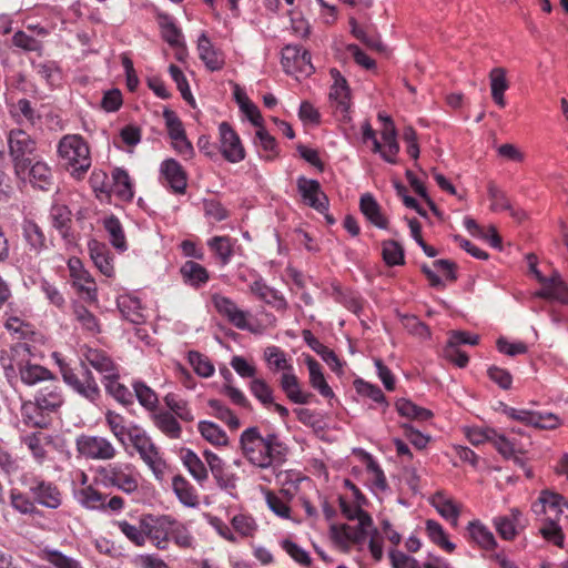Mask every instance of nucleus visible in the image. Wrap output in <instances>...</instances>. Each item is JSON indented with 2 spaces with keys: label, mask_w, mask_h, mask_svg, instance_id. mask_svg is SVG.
<instances>
[{
  "label": "nucleus",
  "mask_w": 568,
  "mask_h": 568,
  "mask_svg": "<svg viewBox=\"0 0 568 568\" xmlns=\"http://www.w3.org/2000/svg\"><path fill=\"white\" fill-rule=\"evenodd\" d=\"M36 355L37 347L29 342H17L9 352L1 353L0 363L11 385L18 382V377L28 386L44 385L54 378L49 369L31 362Z\"/></svg>",
  "instance_id": "obj_1"
},
{
  "label": "nucleus",
  "mask_w": 568,
  "mask_h": 568,
  "mask_svg": "<svg viewBox=\"0 0 568 568\" xmlns=\"http://www.w3.org/2000/svg\"><path fill=\"white\" fill-rule=\"evenodd\" d=\"M342 513L349 520H357L356 525H333L331 532L333 538L342 545L368 542L369 550L376 560L383 555L382 539L379 534L372 528L371 517L357 505L348 504L344 498H339Z\"/></svg>",
  "instance_id": "obj_2"
},
{
  "label": "nucleus",
  "mask_w": 568,
  "mask_h": 568,
  "mask_svg": "<svg viewBox=\"0 0 568 568\" xmlns=\"http://www.w3.org/2000/svg\"><path fill=\"white\" fill-rule=\"evenodd\" d=\"M240 448L243 456L254 466L268 468L282 464L286 447L276 434L262 436L258 427H248L240 436Z\"/></svg>",
  "instance_id": "obj_3"
},
{
  "label": "nucleus",
  "mask_w": 568,
  "mask_h": 568,
  "mask_svg": "<svg viewBox=\"0 0 568 568\" xmlns=\"http://www.w3.org/2000/svg\"><path fill=\"white\" fill-rule=\"evenodd\" d=\"M64 397L59 381L54 377L37 390L33 400L22 405V416L27 424L45 428L51 422V414L63 405Z\"/></svg>",
  "instance_id": "obj_4"
},
{
  "label": "nucleus",
  "mask_w": 568,
  "mask_h": 568,
  "mask_svg": "<svg viewBox=\"0 0 568 568\" xmlns=\"http://www.w3.org/2000/svg\"><path fill=\"white\" fill-rule=\"evenodd\" d=\"M58 153L71 174L81 178L91 166L90 150L81 135H64L58 144Z\"/></svg>",
  "instance_id": "obj_5"
},
{
  "label": "nucleus",
  "mask_w": 568,
  "mask_h": 568,
  "mask_svg": "<svg viewBox=\"0 0 568 568\" xmlns=\"http://www.w3.org/2000/svg\"><path fill=\"white\" fill-rule=\"evenodd\" d=\"M7 143L16 176L24 178L37 151L36 139L24 130L14 128L8 132Z\"/></svg>",
  "instance_id": "obj_6"
},
{
  "label": "nucleus",
  "mask_w": 568,
  "mask_h": 568,
  "mask_svg": "<svg viewBox=\"0 0 568 568\" xmlns=\"http://www.w3.org/2000/svg\"><path fill=\"white\" fill-rule=\"evenodd\" d=\"M99 476L106 487H114L124 494H133L139 488L134 467L128 463H112L100 467Z\"/></svg>",
  "instance_id": "obj_7"
},
{
  "label": "nucleus",
  "mask_w": 568,
  "mask_h": 568,
  "mask_svg": "<svg viewBox=\"0 0 568 568\" xmlns=\"http://www.w3.org/2000/svg\"><path fill=\"white\" fill-rule=\"evenodd\" d=\"M60 367L63 381L67 385L91 403L98 400L100 397L99 385L93 374L83 362H81L79 372H75L68 365L60 364Z\"/></svg>",
  "instance_id": "obj_8"
},
{
  "label": "nucleus",
  "mask_w": 568,
  "mask_h": 568,
  "mask_svg": "<svg viewBox=\"0 0 568 568\" xmlns=\"http://www.w3.org/2000/svg\"><path fill=\"white\" fill-rule=\"evenodd\" d=\"M531 510L537 516L545 515V521H568V501L556 493L544 490L531 505Z\"/></svg>",
  "instance_id": "obj_9"
},
{
  "label": "nucleus",
  "mask_w": 568,
  "mask_h": 568,
  "mask_svg": "<svg viewBox=\"0 0 568 568\" xmlns=\"http://www.w3.org/2000/svg\"><path fill=\"white\" fill-rule=\"evenodd\" d=\"M75 444L78 453L87 459L111 460L118 454L114 445L106 437L99 435H81Z\"/></svg>",
  "instance_id": "obj_10"
},
{
  "label": "nucleus",
  "mask_w": 568,
  "mask_h": 568,
  "mask_svg": "<svg viewBox=\"0 0 568 568\" xmlns=\"http://www.w3.org/2000/svg\"><path fill=\"white\" fill-rule=\"evenodd\" d=\"M140 523L144 529V544L150 539L158 549H165L170 539L172 517L142 515Z\"/></svg>",
  "instance_id": "obj_11"
},
{
  "label": "nucleus",
  "mask_w": 568,
  "mask_h": 568,
  "mask_svg": "<svg viewBox=\"0 0 568 568\" xmlns=\"http://www.w3.org/2000/svg\"><path fill=\"white\" fill-rule=\"evenodd\" d=\"M128 438L139 453L141 459L153 470V473H161L162 460L155 445L146 433L139 426L134 425L131 426L130 436Z\"/></svg>",
  "instance_id": "obj_12"
},
{
  "label": "nucleus",
  "mask_w": 568,
  "mask_h": 568,
  "mask_svg": "<svg viewBox=\"0 0 568 568\" xmlns=\"http://www.w3.org/2000/svg\"><path fill=\"white\" fill-rule=\"evenodd\" d=\"M282 64L287 73L298 71L311 74L314 71L311 53L297 44H287L283 48Z\"/></svg>",
  "instance_id": "obj_13"
},
{
  "label": "nucleus",
  "mask_w": 568,
  "mask_h": 568,
  "mask_svg": "<svg viewBox=\"0 0 568 568\" xmlns=\"http://www.w3.org/2000/svg\"><path fill=\"white\" fill-rule=\"evenodd\" d=\"M29 490L39 505L57 509L62 504V494L53 483L34 478L29 485Z\"/></svg>",
  "instance_id": "obj_14"
},
{
  "label": "nucleus",
  "mask_w": 568,
  "mask_h": 568,
  "mask_svg": "<svg viewBox=\"0 0 568 568\" xmlns=\"http://www.w3.org/2000/svg\"><path fill=\"white\" fill-rule=\"evenodd\" d=\"M219 132L221 151L224 158L232 163L242 161L245 155L244 149L239 135L231 125L227 122H222L219 125Z\"/></svg>",
  "instance_id": "obj_15"
},
{
  "label": "nucleus",
  "mask_w": 568,
  "mask_h": 568,
  "mask_svg": "<svg viewBox=\"0 0 568 568\" xmlns=\"http://www.w3.org/2000/svg\"><path fill=\"white\" fill-rule=\"evenodd\" d=\"M297 189L303 200L320 213H325L328 209V199L321 190L316 180H310L304 176L297 179Z\"/></svg>",
  "instance_id": "obj_16"
},
{
  "label": "nucleus",
  "mask_w": 568,
  "mask_h": 568,
  "mask_svg": "<svg viewBox=\"0 0 568 568\" xmlns=\"http://www.w3.org/2000/svg\"><path fill=\"white\" fill-rule=\"evenodd\" d=\"M212 302L219 314L226 317L232 325L240 329L248 328L247 317L250 313L240 310L231 298L214 294Z\"/></svg>",
  "instance_id": "obj_17"
},
{
  "label": "nucleus",
  "mask_w": 568,
  "mask_h": 568,
  "mask_svg": "<svg viewBox=\"0 0 568 568\" xmlns=\"http://www.w3.org/2000/svg\"><path fill=\"white\" fill-rule=\"evenodd\" d=\"M69 267L71 276L73 278V285L85 295V298L90 302L97 300V286L94 280L88 271L82 268L79 260H70Z\"/></svg>",
  "instance_id": "obj_18"
},
{
  "label": "nucleus",
  "mask_w": 568,
  "mask_h": 568,
  "mask_svg": "<svg viewBox=\"0 0 568 568\" xmlns=\"http://www.w3.org/2000/svg\"><path fill=\"white\" fill-rule=\"evenodd\" d=\"M160 172L166 183L175 193H184L186 189V173L174 159H166L161 163Z\"/></svg>",
  "instance_id": "obj_19"
},
{
  "label": "nucleus",
  "mask_w": 568,
  "mask_h": 568,
  "mask_svg": "<svg viewBox=\"0 0 568 568\" xmlns=\"http://www.w3.org/2000/svg\"><path fill=\"white\" fill-rule=\"evenodd\" d=\"M199 57L211 71L221 70L224 65V57L222 52L216 50L205 33L197 39Z\"/></svg>",
  "instance_id": "obj_20"
},
{
  "label": "nucleus",
  "mask_w": 568,
  "mask_h": 568,
  "mask_svg": "<svg viewBox=\"0 0 568 568\" xmlns=\"http://www.w3.org/2000/svg\"><path fill=\"white\" fill-rule=\"evenodd\" d=\"M30 183L40 190H49L53 184L51 168L43 161H31L27 171Z\"/></svg>",
  "instance_id": "obj_21"
},
{
  "label": "nucleus",
  "mask_w": 568,
  "mask_h": 568,
  "mask_svg": "<svg viewBox=\"0 0 568 568\" xmlns=\"http://www.w3.org/2000/svg\"><path fill=\"white\" fill-rule=\"evenodd\" d=\"M172 489L180 500L186 507L194 508L199 506V495L191 483L181 475L172 478Z\"/></svg>",
  "instance_id": "obj_22"
},
{
  "label": "nucleus",
  "mask_w": 568,
  "mask_h": 568,
  "mask_svg": "<svg viewBox=\"0 0 568 568\" xmlns=\"http://www.w3.org/2000/svg\"><path fill=\"white\" fill-rule=\"evenodd\" d=\"M395 408L398 415L409 422H425L433 417V413L424 407L417 406L412 400L398 398L395 402Z\"/></svg>",
  "instance_id": "obj_23"
},
{
  "label": "nucleus",
  "mask_w": 568,
  "mask_h": 568,
  "mask_svg": "<svg viewBox=\"0 0 568 568\" xmlns=\"http://www.w3.org/2000/svg\"><path fill=\"white\" fill-rule=\"evenodd\" d=\"M303 338L305 343L316 353L335 372L341 369V362L337 358L336 354L322 344L312 333L311 331H303Z\"/></svg>",
  "instance_id": "obj_24"
},
{
  "label": "nucleus",
  "mask_w": 568,
  "mask_h": 568,
  "mask_svg": "<svg viewBox=\"0 0 568 568\" xmlns=\"http://www.w3.org/2000/svg\"><path fill=\"white\" fill-rule=\"evenodd\" d=\"M430 504L436 508L442 517L450 520L454 527L458 525L460 509L453 499L446 498L442 491H437L430 498Z\"/></svg>",
  "instance_id": "obj_25"
},
{
  "label": "nucleus",
  "mask_w": 568,
  "mask_h": 568,
  "mask_svg": "<svg viewBox=\"0 0 568 568\" xmlns=\"http://www.w3.org/2000/svg\"><path fill=\"white\" fill-rule=\"evenodd\" d=\"M359 207L365 217L379 229L387 227V219L382 214L381 206L368 193L361 196Z\"/></svg>",
  "instance_id": "obj_26"
},
{
  "label": "nucleus",
  "mask_w": 568,
  "mask_h": 568,
  "mask_svg": "<svg viewBox=\"0 0 568 568\" xmlns=\"http://www.w3.org/2000/svg\"><path fill=\"white\" fill-rule=\"evenodd\" d=\"M4 326L18 339V342H29L34 345L42 338L29 324L24 323L19 317H9Z\"/></svg>",
  "instance_id": "obj_27"
},
{
  "label": "nucleus",
  "mask_w": 568,
  "mask_h": 568,
  "mask_svg": "<svg viewBox=\"0 0 568 568\" xmlns=\"http://www.w3.org/2000/svg\"><path fill=\"white\" fill-rule=\"evenodd\" d=\"M281 387L286 396L295 404H307L312 396L300 389L298 379L292 371H287L282 375Z\"/></svg>",
  "instance_id": "obj_28"
},
{
  "label": "nucleus",
  "mask_w": 568,
  "mask_h": 568,
  "mask_svg": "<svg viewBox=\"0 0 568 568\" xmlns=\"http://www.w3.org/2000/svg\"><path fill=\"white\" fill-rule=\"evenodd\" d=\"M112 193H114L122 201H130L133 199V186L131 179L125 170L120 168L114 169L112 172Z\"/></svg>",
  "instance_id": "obj_29"
},
{
  "label": "nucleus",
  "mask_w": 568,
  "mask_h": 568,
  "mask_svg": "<svg viewBox=\"0 0 568 568\" xmlns=\"http://www.w3.org/2000/svg\"><path fill=\"white\" fill-rule=\"evenodd\" d=\"M84 361L83 363H88L90 366H92L94 369H97L99 373L105 375H112L115 373V367L112 362V359L100 349L95 348H88L83 353Z\"/></svg>",
  "instance_id": "obj_30"
},
{
  "label": "nucleus",
  "mask_w": 568,
  "mask_h": 568,
  "mask_svg": "<svg viewBox=\"0 0 568 568\" xmlns=\"http://www.w3.org/2000/svg\"><path fill=\"white\" fill-rule=\"evenodd\" d=\"M334 78V84L331 88L329 98L335 101L342 112H346L349 106V89L346 80L338 71H331Z\"/></svg>",
  "instance_id": "obj_31"
},
{
  "label": "nucleus",
  "mask_w": 568,
  "mask_h": 568,
  "mask_svg": "<svg viewBox=\"0 0 568 568\" xmlns=\"http://www.w3.org/2000/svg\"><path fill=\"white\" fill-rule=\"evenodd\" d=\"M251 291L276 310H286L287 307V302L283 295L260 281H255L251 285Z\"/></svg>",
  "instance_id": "obj_32"
},
{
  "label": "nucleus",
  "mask_w": 568,
  "mask_h": 568,
  "mask_svg": "<svg viewBox=\"0 0 568 568\" xmlns=\"http://www.w3.org/2000/svg\"><path fill=\"white\" fill-rule=\"evenodd\" d=\"M118 308L122 316L133 323L141 324L144 322V315L141 310V303L136 297L121 296L118 298Z\"/></svg>",
  "instance_id": "obj_33"
},
{
  "label": "nucleus",
  "mask_w": 568,
  "mask_h": 568,
  "mask_svg": "<svg viewBox=\"0 0 568 568\" xmlns=\"http://www.w3.org/2000/svg\"><path fill=\"white\" fill-rule=\"evenodd\" d=\"M104 386L108 394H110L120 404L126 406L133 403V396L130 389L119 382L116 373L104 376Z\"/></svg>",
  "instance_id": "obj_34"
},
{
  "label": "nucleus",
  "mask_w": 568,
  "mask_h": 568,
  "mask_svg": "<svg viewBox=\"0 0 568 568\" xmlns=\"http://www.w3.org/2000/svg\"><path fill=\"white\" fill-rule=\"evenodd\" d=\"M182 462L187 468L190 475L199 483L203 484L209 475L204 463L201 458L191 449L182 450Z\"/></svg>",
  "instance_id": "obj_35"
},
{
  "label": "nucleus",
  "mask_w": 568,
  "mask_h": 568,
  "mask_svg": "<svg viewBox=\"0 0 568 568\" xmlns=\"http://www.w3.org/2000/svg\"><path fill=\"white\" fill-rule=\"evenodd\" d=\"M468 531L470 538L481 548L491 550L497 546L493 532L484 526L480 521L474 520L468 524Z\"/></svg>",
  "instance_id": "obj_36"
},
{
  "label": "nucleus",
  "mask_w": 568,
  "mask_h": 568,
  "mask_svg": "<svg viewBox=\"0 0 568 568\" xmlns=\"http://www.w3.org/2000/svg\"><path fill=\"white\" fill-rule=\"evenodd\" d=\"M306 364L310 372L311 385L317 389L323 397H333L334 393L325 381L320 363L312 357H307Z\"/></svg>",
  "instance_id": "obj_37"
},
{
  "label": "nucleus",
  "mask_w": 568,
  "mask_h": 568,
  "mask_svg": "<svg viewBox=\"0 0 568 568\" xmlns=\"http://www.w3.org/2000/svg\"><path fill=\"white\" fill-rule=\"evenodd\" d=\"M75 499L87 509L95 510L103 509L105 507V496L91 486L75 491Z\"/></svg>",
  "instance_id": "obj_38"
},
{
  "label": "nucleus",
  "mask_w": 568,
  "mask_h": 568,
  "mask_svg": "<svg viewBox=\"0 0 568 568\" xmlns=\"http://www.w3.org/2000/svg\"><path fill=\"white\" fill-rule=\"evenodd\" d=\"M22 229L23 237L27 244L30 246V250L36 254H40V252L47 247L45 236L42 233L40 226L33 221H24Z\"/></svg>",
  "instance_id": "obj_39"
},
{
  "label": "nucleus",
  "mask_w": 568,
  "mask_h": 568,
  "mask_svg": "<svg viewBox=\"0 0 568 568\" xmlns=\"http://www.w3.org/2000/svg\"><path fill=\"white\" fill-rule=\"evenodd\" d=\"M359 454L363 457V460L366 464V469L368 473V479L376 490L386 491L387 489V479L384 471L381 469L379 465L373 459V457L364 452L359 450Z\"/></svg>",
  "instance_id": "obj_40"
},
{
  "label": "nucleus",
  "mask_w": 568,
  "mask_h": 568,
  "mask_svg": "<svg viewBox=\"0 0 568 568\" xmlns=\"http://www.w3.org/2000/svg\"><path fill=\"white\" fill-rule=\"evenodd\" d=\"M104 416L112 435L119 443L125 445V437L130 436L131 426L126 427L124 417L113 410H106Z\"/></svg>",
  "instance_id": "obj_41"
},
{
  "label": "nucleus",
  "mask_w": 568,
  "mask_h": 568,
  "mask_svg": "<svg viewBox=\"0 0 568 568\" xmlns=\"http://www.w3.org/2000/svg\"><path fill=\"white\" fill-rule=\"evenodd\" d=\"M199 432L209 443L217 446H225L229 443L226 433L213 422L202 420L199 423Z\"/></svg>",
  "instance_id": "obj_42"
},
{
  "label": "nucleus",
  "mask_w": 568,
  "mask_h": 568,
  "mask_svg": "<svg viewBox=\"0 0 568 568\" xmlns=\"http://www.w3.org/2000/svg\"><path fill=\"white\" fill-rule=\"evenodd\" d=\"M90 256L94 263V265L99 268V271L105 276H112L113 274V265L111 264L110 257L108 255V250L104 245H101L97 242L90 244Z\"/></svg>",
  "instance_id": "obj_43"
},
{
  "label": "nucleus",
  "mask_w": 568,
  "mask_h": 568,
  "mask_svg": "<svg viewBox=\"0 0 568 568\" xmlns=\"http://www.w3.org/2000/svg\"><path fill=\"white\" fill-rule=\"evenodd\" d=\"M426 531L429 539L445 549L448 552H453L456 548L455 544L448 540L447 535L443 528V526L436 520L428 519L426 521Z\"/></svg>",
  "instance_id": "obj_44"
},
{
  "label": "nucleus",
  "mask_w": 568,
  "mask_h": 568,
  "mask_svg": "<svg viewBox=\"0 0 568 568\" xmlns=\"http://www.w3.org/2000/svg\"><path fill=\"white\" fill-rule=\"evenodd\" d=\"M181 273L183 277L193 286H200L209 280V273L201 264L187 261L182 267Z\"/></svg>",
  "instance_id": "obj_45"
},
{
  "label": "nucleus",
  "mask_w": 568,
  "mask_h": 568,
  "mask_svg": "<svg viewBox=\"0 0 568 568\" xmlns=\"http://www.w3.org/2000/svg\"><path fill=\"white\" fill-rule=\"evenodd\" d=\"M154 423L159 429L172 438H179L181 426L170 412H160L153 416Z\"/></svg>",
  "instance_id": "obj_46"
},
{
  "label": "nucleus",
  "mask_w": 568,
  "mask_h": 568,
  "mask_svg": "<svg viewBox=\"0 0 568 568\" xmlns=\"http://www.w3.org/2000/svg\"><path fill=\"white\" fill-rule=\"evenodd\" d=\"M264 359L271 371H292V365L287 362L285 353L277 346H268L264 351Z\"/></svg>",
  "instance_id": "obj_47"
},
{
  "label": "nucleus",
  "mask_w": 568,
  "mask_h": 568,
  "mask_svg": "<svg viewBox=\"0 0 568 568\" xmlns=\"http://www.w3.org/2000/svg\"><path fill=\"white\" fill-rule=\"evenodd\" d=\"M104 227L109 233L111 244L115 248L124 251L126 248V241L119 219L114 215L106 217L104 220Z\"/></svg>",
  "instance_id": "obj_48"
},
{
  "label": "nucleus",
  "mask_w": 568,
  "mask_h": 568,
  "mask_svg": "<svg viewBox=\"0 0 568 568\" xmlns=\"http://www.w3.org/2000/svg\"><path fill=\"white\" fill-rule=\"evenodd\" d=\"M207 245L221 260L223 265L230 262L231 256L233 255V244L230 237L214 236L207 242Z\"/></svg>",
  "instance_id": "obj_49"
},
{
  "label": "nucleus",
  "mask_w": 568,
  "mask_h": 568,
  "mask_svg": "<svg viewBox=\"0 0 568 568\" xmlns=\"http://www.w3.org/2000/svg\"><path fill=\"white\" fill-rule=\"evenodd\" d=\"M399 428L402 429L403 437L418 450L425 449L430 442V436L424 435L408 422L400 423Z\"/></svg>",
  "instance_id": "obj_50"
},
{
  "label": "nucleus",
  "mask_w": 568,
  "mask_h": 568,
  "mask_svg": "<svg viewBox=\"0 0 568 568\" xmlns=\"http://www.w3.org/2000/svg\"><path fill=\"white\" fill-rule=\"evenodd\" d=\"M207 404L214 416L224 422L231 429L240 427V419L221 400L210 399Z\"/></svg>",
  "instance_id": "obj_51"
},
{
  "label": "nucleus",
  "mask_w": 568,
  "mask_h": 568,
  "mask_svg": "<svg viewBox=\"0 0 568 568\" xmlns=\"http://www.w3.org/2000/svg\"><path fill=\"white\" fill-rule=\"evenodd\" d=\"M254 143L266 153V159H273L278 153L275 139L266 131L264 125L256 130Z\"/></svg>",
  "instance_id": "obj_52"
},
{
  "label": "nucleus",
  "mask_w": 568,
  "mask_h": 568,
  "mask_svg": "<svg viewBox=\"0 0 568 568\" xmlns=\"http://www.w3.org/2000/svg\"><path fill=\"white\" fill-rule=\"evenodd\" d=\"M52 225L61 233L62 236H67L69 224L71 222V212L64 205H53L50 212Z\"/></svg>",
  "instance_id": "obj_53"
},
{
  "label": "nucleus",
  "mask_w": 568,
  "mask_h": 568,
  "mask_svg": "<svg viewBox=\"0 0 568 568\" xmlns=\"http://www.w3.org/2000/svg\"><path fill=\"white\" fill-rule=\"evenodd\" d=\"M187 358L199 376L207 378L213 375L214 366L206 356L196 351H191L189 352Z\"/></svg>",
  "instance_id": "obj_54"
},
{
  "label": "nucleus",
  "mask_w": 568,
  "mask_h": 568,
  "mask_svg": "<svg viewBox=\"0 0 568 568\" xmlns=\"http://www.w3.org/2000/svg\"><path fill=\"white\" fill-rule=\"evenodd\" d=\"M134 394L139 403L146 409H154L158 405V395L155 392L142 382L133 384Z\"/></svg>",
  "instance_id": "obj_55"
},
{
  "label": "nucleus",
  "mask_w": 568,
  "mask_h": 568,
  "mask_svg": "<svg viewBox=\"0 0 568 568\" xmlns=\"http://www.w3.org/2000/svg\"><path fill=\"white\" fill-rule=\"evenodd\" d=\"M164 403L170 408V410L182 420L192 422L194 419V416L187 407L186 402L179 398L175 394H168L164 397Z\"/></svg>",
  "instance_id": "obj_56"
},
{
  "label": "nucleus",
  "mask_w": 568,
  "mask_h": 568,
  "mask_svg": "<svg viewBox=\"0 0 568 568\" xmlns=\"http://www.w3.org/2000/svg\"><path fill=\"white\" fill-rule=\"evenodd\" d=\"M119 530L134 545L144 546V529L139 521V526L132 525L126 520H119L115 523Z\"/></svg>",
  "instance_id": "obj_57"
},
{
  "label": "nucleus",
  "mask_w": 568,
  "mask_h": 568,
  "mask_svg": "<svg viewBox=\"0 0 568 568\" xmlns=\"http://www.w3.org/2000/svg\"><path fill=\"white\" fill-rule=\"evenodd\" d=\"M535 295L540 298L568 304V285L566 283H559L556 286L542 287Z\"/></svg>",
  "instance_id": "obj_58"
},
{
  "label": "nucleus",
  "mask_w": 568,
  "mask_h": 568,
  "mask_svg": "<svg viewBox=\"0 0 568 568\" xmlns=\"http://www.w3.org/2000/svg\"><path fill=\"white\" fill-rule=\"evenodd\" d=\"M47 437L42 433L31 434L23 437V443L30 449L38 463H42L45 458L47 452L43 447V443Z\"/></svg>",
  "instance_id": "obj_59"
},
{
  "label": "nucleus",
  "mask_w": 568,
  "mask_h": 568,
  "mask_svg": "<svg viewBox=\"0 0 568 568\" xmlns=\"http://www.w3.org/2000/svg\"><path fill=\"white\" fill-rule=\"evenodd\" d=\"M45 558L54 568H84L79 560L58 550H48Z\"/></svg>",
  "instance_id": "obj_60"
},
{
  "label": "nucleus",
  "mask_w": 568,
  "mask_h": 568,
  "mask_svg": "<svg viewBox=\"0 0 568 568\" xmlns=\"http://www.w3.org/2000/svg\"><path fill=\"white\" fill-rule=\"evenodd\" d=\"M252 394L264 405L273 404V390L264 379L254 378L250 383Z\"/></svg>",
  "instance_id": "obj_61"
},
{
  "label": "nucleus",
  "mask_w": 568,
  "mask_h": 568,
  "mask_svg": "<svg viewBox=\"0 0 568 568\" xmlns=\"http://www.w3.org/2000/svg\"><path fill=\"white\" fill-rule=\"evenodd\" d=\"M170 538H172L180 547L190 548L193 546V537L187 528L184 525L176 523L173 518L171 523Z\"/></svg>",
  "instance_id": "obj_62"
},
{
  "label": "nucleus",
  "mask_w": 568,
  "mask_h": 568,
  "mask_svg": "<svg viewBox=\"0 0 568 568\" xmlns=\"http://www.w3.org/2000/svg\"><path fill=\"white\" fill-rule=\"evenodd\" d=\"M541 536L552 542L554 545L561 547L564 544L562 526L558 523L545 521L539 528Z\"/></svg>",
  "instance_id": "obj_63"
},
{
  "label": "nucleus",
  "mask_w": 568,
  "mask_h": 568,
  "mask_svg": "<svg viewBox=\"0 0 568 568\" xmlns=\"http://www.w3.org/2000/svg\"><path fill=\"white\" fill-rule=\"evenodd\" d=\"M495 528L498 535L506 540H511L517 535V526L508 516H499L494 519Z\"/></svg>",
  "instance_id": "obj_64"
}]
</instances>
